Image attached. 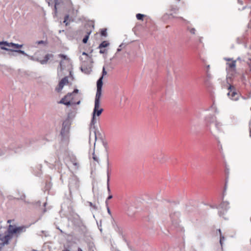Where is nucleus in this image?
Instances as JSON below:
<instances>
[{
	"label": "nucleus",
	"mask_w": 251,
	"mask_h": 251,
	"mask_svg": "<svg viewBox=\"0 0 251 251\" xmlns=\"http://www.w3.org/2000/svg\"><path fill=\"white\" fill-rule=\"evenodd\" d=\"M250 137L251 138V129L250 130Z\"/></svg>",
	"instance_id": "55"
},
{
	"label": "nucleus",
	"mask_w": 251,
	"mask_h": 251,
	"mask_svg": "<svg viewBox=\"0 0 251 251\" xmlns=\"http://www.w3.org/2000/svg\"><path fill=\"white\" fill-rule=\"evenodd\" d=\"M212 75L211 74L210 71L206 70V78H205L212 79Z\"/></svg>",
	"instance_id": "30"
},
{
	"label": "nucleus",
	"mask_w": 251,
	"mask_h": 251,
	"mask_svg": "<svg viewBox=\"0 0 251 251\" xmlns=\"http://www.w3.org/2000/svg\"><path fill=\"white\" fill-rule=\"evenodd\" d=\"M72 96V93H68L66 96H65L64 98H63L60 101H59V103H62L64 105L70 106L71 105H73L74 102H71V100L73 98H71Z\"/></svg>",
	"instance_id": "11"
},
{
	"label": "nucleus",
	"mask_w": 251,
	"mask_h": 251,
	"mask_svg": "<svg viewBox=\"0 0 251 251\" xmlns=\"http://www.w3.org/2000/svg\"><path fill=\"white\" fill-rule=\"evenodd\" d=\"M106 50L104 49V50H100V53L102 54V53H104L105 52Z\"/></svg>",
	"instance_id": "45"
},
{
	"label": "nucleus",
	"mask_w": 251,
	"mask_h": 251,
	"mask_svg": "<svg viewBox=\"0 0 251 251\" xmlns=\"http://www.w3.org/2000/svg\"><path fill=\"white\" fill-rule=\"evenodd\" d=\"M28 57V59L34 61H37L39 62V59L38 58L34 57L33 56H30L28 55V56H27Z\"/></svg>",
	"instance_id": "29"
},
{
	"label": "nucleus",
	"mask_w": 251,
	"mask_h": 251,
	"mask_svg": "<svg viewBox=\"0 0 251 251\" xmlns=\"http://www.w3.org/2000/svg\"><path fill=\"white\" fill-rule=\"evenodd\" d=\"M211 79L205 78L204 80V83L206 87H210L212 85L211 82Z\"/></svg>",
	"instance_id": "24"
},
{
	"label": "nucleus",
	"mask_w": 251,
	"mask_h": 251,
	"mask_svg": "<svg viewBox=\"0 0 251 251\" xmlns=\"http://www.w3.org/2000/svg\"><path fill=\"white\" fill-rule=\"evenodd\" d=\"M3 45H6V46H7L8 47L16 48H21L23 47V45H20L18 44H16V43H8L7 41H0V48L1 50H7V51L9 50V51H14L15 50L7 48L5 47L2 46Z\"/></svg>",
	"instance_id": "4"
},
{
	"label": "nucleus",
	"mask_w": 251,
	"mask_h": 251,
	"mask_svg": "<svg viewBox=\"0 0 251 251\" xmlns=\"http://www.w3.org/2000/svg\"><path fill=\"white\" fill-rule=\"evenodd\" d=\"M106 206H107V212H108V214H111V211L110 210L109 207L108 206V205Z\"/></svg>",
	"instance_id": "46"
},
{
	"label": "nucleus",
	"mask_w": 251,
	"mask_h": 251,
	"mask_svg": "<svg viewBox=\"0 0 251 251\" xmlns=\"http://www.w3.org/2000/svg\"><path fill=\"white\" fill-rule=\"evenodd\" d=\"M97 140L96 132L95 129L93 130L92 128L90 131L89 134V144L91 145V143L93 144L94 147L95 146L96 142Z\"/></svg>",
	"instance_id": "14"
},
{
	"label": "nucleus",
	"mask_w": 251,
	"mask_h": 251,
	"mask_svg": "<svg viewBox=\"0 0 251 251\" xmlns=\"http://www.w3.org/2000/svg\"><path fill=\"white\" fill-rule=\"evenodd\" d=\"M100 34L101 36H107L106 29H102L101 31Z\"/></svg>",
	"instance_id": "34"
},
{
	"label": "nucleus",
	"mask_w": 251,
	"mask_h": 251,
	"mask_svg": "<svg viewBox=\"0 0 251 251\" xmlns=\"http://www.w3.org/2000/svg\"><path fill=\"white\" fill-rule=\"evenodd\" d=\"M113 197L112 195H110L107 198L106 201H105V203H106V205H108V202H107V201L108 200L112 199Z\"/></svg>",
	"instance_id": "39"
},
{
	"label": "nucleus",
	"mask_w": 251,
	"mask_h": 251,
	"mask_svg": "<svg viewBox=\"0 0 251 251\" xmlns=\"http://www.w3.org/2000/svg\"><path fill=\"white\" fill-rule=\"evenodd\" d=\"M145 16L144 14L138 13L136 14V17L138 20H143V18Z\"/></svg>",
	"instance_id": "28"
},
{
	"label": "nucleus",
	"mask_w": 251,
	"mask_h": 251,
	"mask_svg": "<svg viewBox=\"0 0 251 251\" xmlns=\"http://www.w3.org/2000/svg\"><path fill=\"white\" fill-rule=\"evenodd\" d=\"M224 59L225 60H226V61H231V60L232 61V59L230 58H224Z\"/></svg>",
	"instance_id": "44"
},
{
	"label": "nucleus",
	"mask_w": 251,
	"mask_h": 251,
	"mask_svg": "<svg viewBox=\"0 0 251 251\" xmlns=\"http://www.w3.org/2000/svg\"><path fill=\"white\" fill-rule=\"evenodd\" d=\"M216 117L212 114L207 115L205 118V122L207 126L209 128V130L211 134L214 136L216 139H218V138L216 136V132L212 126H211L212 123H215L217 121Z\"/></svg>",
	"instance_id": "3"
},
{
	"label": "nucleus",
	"mask_w": 251,
	"mask_h": 251,
	"mask_svg": "<svg viewBox=\"0 0 251 251\" xmlns=\"http://www.w3.org/2000/svg\"><path fill=\"white\" fill-rule=\"evenodd\" d=\"M107 74V72L105 71V67H103L102 68V75L100 77L97 82V91L99 90V87H100V92H102V79L103 76Z\"/></svg>",
	"instance_id": "12"
},
{
	"label": "nucleus",
	"mask_w": 251,
	"mask_h": 251,
	"mask_svg": "<svg viewBox=\"0 0 251 251\" xmlns=\"http://www.w3.org/2000/svg\"><path fill=\"white\" fill-rule=\"evenodd\" d=\"M106 166H107V167H106L107 178H110V163H109L108 154H107Z\"/></svg>",
	"instance_id": "20"
},
{
	"label": "nucleus",
	"mask_w": 251,
	"mask_h": 251,
	"mask_svg": "<svg viewBox=\"0 0 251 251\" xmlns=\"http://www.w3.org/2000/svg\"><path fill=\"white\" fill-rule=\"evenodd\" d=\"M79 90L77 89H75L74 91L71 93L72 94V95H74V94H76L78 92Z\"/></svg>",
	"instance_id": "42"
},
{
	"label": "nucleus",
	"mask_w": 251,
	"mask_h": 251,
	"mask_svg": "<svg viewBox=\"0 0 251 251\" xmlns=\"http://www.w3.org/2000/svg\"><path fill=\"white\" fill-rule=\"evenodd\" d=\"M46 1L48 2L49 6L52 5L54 4V12L57 13V8L56 5L57 4L58 0H46Z\"/></svg>",
	"instance_id": "19"
},
{
	"label": "nucleus",
	"mask_w": 251,
	"mask_h": 251,
	"mask_svg": "<svg viewBox=\"0 0 251 251\" xmlns=\"http://www.w3.org/2000/svg\"><path fill=\"white\" fill-rule=\"evenodd\" d=\"M236 60H232L231 62H227L226 63V71H235L236 69Z\"/></svg>",
	"instance_id": "16"
},
{
	"label": "nucleus",
	"mask_w": 251,
	"mask_h": 251,
	"mask_svg": "<svg viewBox=\"0 0 251 251\" xmlns=\"http://www.w3.org/2000/svg\"><path fill=\"white\" fill-rule=\"evenodd\" d=\"M38 203H39V204H41V202L40 201H38Z\"/></svg>",
	"instance_id": "60"
},
{
	"label": "nucleus",
	"mask_w": 251,
	"mask_h": 251,
	"mask_svg": "<svg viewBox=\"0 0 251 251\" xmlns=\"http://www.w3.org/2000/svg\"><path fill=\"white\" fill-rule=\"evenodd\" d=\"M178 18H179L180 19H182L183 21H185L186 23H188V21H187L186 20H184L182 17H178Z\"/></svg>",
	"instance_id": "50"
},
{
	"label": "nucleus",
	"mask_w": 251,
	"mask_h": 251,
	"mask_svg": "<svg viewBox=\"0 0 251 251\" xmlns=\"http://www.w3.org/2000/svg\"><path fill=\"white\" fill-rule=\"evenodd\" d=\"M109 45V43L107 42L106 41H104L102 42L100 45L99 46V49H101L102 48H105L107 47Z\"/></svg>",
	"instance_id": "25"
},
{
	"label": "nucleus",
	"mask_w": 251,
	"mask_h": 251,
	"mask_svg": "<svg viewBox=\"0 0 251 251\" xmlns=\"http://www.w3.org/2000/svg\"><path fill=\"white\" fill-rule=\"evenodd\" d=\"M2 46L5 47L7 48H9L8 47L6 46V45H3Z\"/></svg>",
	"instance_id": "57"
},
{
	"label": "nucleus",
	"mask_w": 251,
	"mask_h": 251,
	"mask_svg": "<svg viewBox=\"0 0 251 251\" xmlns=\"http://www.w3.org/2000/svg\"><path fill=\"white\" fill-rule=\"evenodd\" d=\"M71 162L72 163L73 165L75 166V169H78L79 167V164L77 161L75 156H72L71 158Z\"/></svg>",
	"instance_id": "21"
},
{
	"label": "nucleus",
	"mask_w": 251,
	"mask_h": 251,
	"mask_svg": "<svg viewBox=\"0 0 251 251\" xmlns=\"http://www.w3.org/2000/svg\"><path fill=\"white\" fill-rule=\"evenodd\" d=\"M68 83V79L67 76L63 78L59 82L58 87L56 88V90L58 92L61 91L63 88L64 86Z\"/></svg>",
	"instance_id": "15"
},
{
	"label": "nucleus",
	"mask_w": 251,
	"mask_h": 251,
	"mask_svg": "<svg viewBox=\"0 0 251 251\" xmlns=\"http://www.w3.org/2000/svg\"><path fill=\"white\" fill-rule=\"evenodd\" d=\"M187 30L192 35H195L196 34L197 30L195 28L191 27V26H188L187 27Z\"/></svg>",
	"instance_id": "22"
},
{
	"label": "nucleus",
	"mask_w": 251,
	"mask_h": 251,
	"mask_svg": "<svg viewBox=\"0 0 251 251\" xmlns=\"http://www.w3.org/2000/svg\"><path fill=\"white\" fill-rule=\"evenodd\" d=\"M165 158V155H163V158Z\"/></svg>",
	"instance_id": "64"
},
{
	"label": "nucleus",
	"mask_w": 251,
	"mask_h": 251,
	"mask_svg": "<svg viewBox=\"0 0 251 251\" xmlns=\"http://www.w3.org/2000/svg\"><path fill=\"white\" fill-rule=\"evenodd\" d=\"M13 233L11 232L10 228L8 227L7 229H0V240L1 243L0 244V248H1L5 245L9 244V241L12 239Z\"/></svg>",
	"instance_id": "1"
},
{
	"label": "nucleus",
	"mask_w": 251,
	"mask_h": 251,
	"mask_svg": "<svg viewBox=\"0 0 251 251\" xmlns=\"http://www.w3.org/2000/svg\"><path fill=\"white\" fill-rule=\"evenodd\" d=\"M212 108L214 109L215 112L217 113L219 112V111L218 110V109H217V107H216V106L213 105L212 106Z\"/></svg>",
	"instance_id": "43"
},
{
	"label": "nucleus",
	"mask_w": 251,
	"mask_h": 251,
	"mask_svg": "<svg viewBox=\"0 0 251 251\" xmlns=\"http://www.w3.org/2000/svg\"><path fill=\"white\" fill-rule=\"evenodd\" d=\"M229 208V203L227 201H223L219 205V215L220 216L223 215Z\"/></svg>",
	"instance_id": "6"
},
{
	"label": "nucleus",
	"mask_w": 251,
	"mask_h": 251,
	"mask_svg": "<svg viewBox=\"0 0 251 251\" xmlns=\"http://www.w3.org/2000/svg\"><path fill=\"white\" fill-rule=\"evenodd\" d=\"M226 185H225V191H226Z\"/></svg>",
	"instance_id": "58"
},
{
	"label": "nucleus",
	"mask_w": 251,
	"mask_h": 251,
	"mask_svg": "<svg viewBox=\"0 0 251 251\" xmlns=\"http://www.w3.org/2000/svg\"><path fill=\"white\" fill-rule=\"evenodd\" d=\"M87 203L89 204V205L91 207V210H97V207L96 205L93 204L92 202L90 201H87Z\"/></svg>",
	"instance_id": "27"
},
{
	"label": "nucleus",
	"mask_w": 251,
	"mask_h": 251,
	"mask_svg": "<svg viewBox=\"0 0 251 251\" xmlns=\"http://www.w3.org/2000/svg\"><path fill=\"white\" fill-rule=\"evenodd\" d=\"M103 146L105 148V150L106 151H107V150H108V145L106 143H105V142H103Z\"/></svg>",
	"instance_id": "40"
},
{
	"label": "nucleus",
	"mask_w": 251,
	"mask_h": 251,
	"mask_svg": "<svg viewBox=\"0 0 251 251\" xmlns=\"http://www.w3.org/2000/svg\"><path fill=\"white\" fill-rule=\"evenodd\" d=\"M46 211V209H44V210H43V212L45 213Z\"/></svg>",
	"instance_id": "59"
},
{
	"label": "nucleus",
	"mask_w": 251,
	"mask_h": 251,
	"mask_svg": "<svg viewBox=\"0 0 251 251\" xmlns=\"http://www.w3.org/2000/svg\"><path fill=\"white\" fill-rule=\"evenodd\" d=\"M10 222H11V221H10V220H8L7 222H8V223H10Z\"/></svg>",
	"instance_id": "63"
},
{
	"label": "nucleus",
	"mask_w": 251,
	"mask_h": 251,
	"mask_svg": "<svg viewBox=\"0 0 251 251\" xmlns=\"http://www.w3.org/2000/svg\"><path fill=\"white\" fill-rule=\"evenodd\" d=\"M171 10L172 11H173V12L174 13H177L178 11V8L176 6L174 7H172L171 9Z\"/></svg>",
	"instance_id": "35"
},
{
	"label": "nucleus",
	"mask_w": 251,
	"mask_h": 251,
	"mask_svg": "<svg viewBox=\"0 0 251 251\" xmlns=\"http://www.w3.org/2000/svg\"><path fill=\"white\" fill-rule=\"evenodd\" d=\"M59 56L63 58L64 59H67V56L64 54H59Z\"/></svg>",
	"instance_id": "41"
},
{
	"label": "nucleus",
	"mask_w": 251,
	"mask_h": 251,
	"mask_svg": "<svg viewBox=\"0 0 251 251\" xmlns=\"http://www.w3.org/2000/svg\"><path fill=\"white\" fill-rule=\"evenodd\" d=\"M92 155H93L92 156V158L94 159V160H95V161H96L98 163H99V158L95 155L94 151H93Z\"/></svg>",
	"instance_id": "33"
},
{
	"label": "nucleus",
	"mask_w": 251,
	"mask_h": 251,
	"mask_svg": "<svg viewBox=\"0 0 251 251\" xmlns=\"http://www.w3.org/2000/svg\"><path fill=\"white\" fill-rule=\"evenodd\" d=\"M79 186V182L77 177L73 176L70 178L69 183V187L70 193L72 191L77 190Z\"/></svg>",
	"instance_id": "5"
},
{
	"label": "nucleus",
	"mask_w": 251,
	"mask_h": 251,
	"mask_svg": "<svg viewBox=\"0 0 251 251\" xmlns=\"http://www.w3.org/2000/svg\"><path fill=\"white\" fill-rule=\"evenodd\" d=\"M9 227L13 234H16L17 236L20 235L21 233L25 232L26 230V227L25 226L16 227L12 225H9Z\"/></svg>",
	"instance_id": "8"
},
{
	"label": "nucleus",
	"mask_w": 251,
	"mask_h": 251,
	"mask_svg": "<svg viewBox=\"0 0 251 251\" xmlns=\"http://www.w3.org/2000/svg\"><path fill=\"white\" fill-rule=\"evenodd\" d=\"M8 149L14 150L15 152H18V150L16 148H13L12 147H9L7 148L4 147L2 149H0V157L5 155Z\"/></svg>",
	"instance_id": "17"
},
{
	"label": "nucleus",
	"mask_w": 251,
	"mask_h": 251,
	"mask_svg": "<svg viewBox=\"0 0 251 251\" xmlns=\"http://www.w3.org/2000/svg\"><path fill=\"white\" fill-rule=\"evenodd\" d=\"M218 231L219 233L220 236V243L221 244V246L222 247L223 246V241H224L225 238H224V236L222 234V232H221V229H219L218 230Z\"/></svg>",
	"instance_id": "26"
},
{
	"label": "nucleus",
	"mask_w": 251,
	"mask_h": 251,
	"mask_svg": "<svg viewBox=\"0 0 251 251\" xmlns=\"http://www.w3.org/2000/svg\"><path fill=\"white\" fill-rule=\"evenodd\" d=\"M36 44H37L38 45H40V44H45V45L47 44V42L43 41V40L38 41L36 42Z\"/></svg>",
	"instance_id": "37"
},
{
	"label": "nucleus",
	"mask_w": 251,
	"mask_h": 251,
	"mask_svg": "<svg viewBox=\"0 0 251 251\" xmlns=\"http://www.w3.org/2000/svg\"><path fill=\"white\" fill-rule=\"evenodd\" d=\"M227 89L229 91L227 93V96L229 97L230 99L233 100H238V95L236 92L235 88L232 85H229L227 86Z\"/></svg>",
	"instance_id": "7"
},
{
	"label": "nucleus",
	"mask_w": 251,
	"mask_h": 251,
	"mask_svg": "<svg viewBox=\"0 0 251 251\" xmlns=\"http://www.w3.org/2000/svg\"><path fill=\"white\" fill-rule=\"evenodd\" d=\"M52 56H53V55L52 54H47L45 56L44 59H43V60L39 59V62L41 64H45L48 62V61H49L50 58V57H52Z\"/></svg>",
	"instance_id": "18"
},
{
	"label": "nucleus",
	"mask_w": 251,
	"mask_h": 251,
	"mask_svg": "<svg viewBox=\"0 0 251 251\" xmlns=\"http://www.w3.org/2000/svg\"><path fill=\"white\" fill-rule=\"evenodd\" d=\"M62 61H61V62H60V68H61V67H62ZM61 69H62V68H61Z\"/></svg>",
	"instance_id": "52"
},
{
	"label": "nucleus",
	"mask_w": 251,
	"mask_h": 251,
	"mask_svg": "<svg viewBox=\"0 0 251 251\" xmlns=\"http://www.w3.org/2000/svg\"><path fill=\"white\" fill-rule=\"evenodd\" d=\"M80 103V100H78L77 102H74L73 104H79Z\"/></svg>",
	"instance_id": "48"
},
{
	"label": "nucleus",
	"mask_w": 251,
	"mask_h": 251,
	"mask_svg": "<svg viewBox=\"0 0 251 251\" xmlns=\"http://www.w3.org/2000/svg\"><path fill=\"white\" fill-rule=\"evenodd\" d=\"M95 111L92 113V118L90 123V126L92 127L93 126H94L97 123V119L96 118Z\"/></svg>",
	"instance_id": "23"
},
{
	"label": "nucleus",
	"mask_w": 251,
	"mask_h": 251,
	"mask_svg": "<svg viewBox=\"0 0 251 251\" xmlns=\"http://www.w3.org/2000/svg\"><path fill=\"white\" fill-rule=\"evenodd\" d=\"M15 52H18V53H21L26 56H28V54H27L26 52H25V51L23 50H14Z\"/></svg>",
	"instance_id": "32"
},
{
	"label": "nucleus",
	"mask_w": 251,
	"mask_h": 251,
	"mask_svg": "<svg viewBox=\"0 0 251 251\" xmlns=\"http://www.w3.org/2000/svg\"><path fill=\"white\" fill-rule=\"evenodd\" d=\"M46 204H47V203H46V202H45V203H44V206H46Z\"/></svg>",
	"instance_id": "56"
},
{
	"label": "nucleus",
	"mask_w": 251,
	"mask_h": 251,
	"mask_svg": "<svg viewBox=\"0 0 251 251\" xmlns=\"http://www.w3.org/2000/svg\"><path fill=\"white\" fill-rule=\"evenodd\" d=\"M78 251H83L80 248L78 249Z\"/></svg>",
	"instance_id": "54"
},
{
	"label": "nucleus",
	"mask_w": 251,
	"mask_h": 251,
	"mask_svg": "<svg viewBox=\"0 0 251 251\" xmlns=\"http://www.w3.org/2000/svg\"><path fill=\"white\" fill-rule=\"evenodd\" d=\"M91 32H88L87 34L84 37V38L83 39L82 42L83 43H86L87 42V41L88 40L89 35L90 34Z\"/></svg>",
	"instance_id": "31"
},
{
	"label": "nucleus",
	"mask_w": 251,
	"mask_h": 251,
	"mask_svg": "<svg viewBox=\"0 0 251 251\" xmlns=\"http://www.w3.org/2000/svg\"><path fill=\"white\" fill-rule=\"evenodd\" d=\"M122 45L123 44H122L119 46V48L117 49V52H119L121 50V49L120 48H121L122 46Z\"/></svg>",
	"instance_id": "47"
},
{
	"label": "nucleus",
	"mask_w": 251,
	"mask_h": 251,
	"mask_svg": "<svg viewBox=\"0 0 251 251\" xmlns=\"http://www.w3.org/2000/svg\"><path fill=\"white\" fill-rule=\"evenodd\" d=\"M157 159H158V160H159V161H160V162L161 161V160L159 158H157Z\"/></svg>",
	"instance_id": "61"
},
{
	"label": "nucleus",
	"mask_w": 251,
	"mask_h": 251,
	"mask_svg": "<svg viewBox=\"0 0 251 251\" xmlns=\"http://www.w3.org/2000/svg\"><path fill=\"white\" fill-rule=\"evenodd\" d=\"M69 15H66L65 17L64 21H63V22L64 23H65L66 25H68V23L67 22V21L68 19L69 18Z\"/></svg>",
	"instance_id": "38"
},
{
	"label": "nucleus",
	"mask_w": 251,
	"mask_h": 251,
	"mask_svg": "<svg viewBox=\"0 0 251 251\" xmlns=\"http://www.w3.org/2000/svg\"><path fill=\"white\" fill-rule=\"evenodd\" d=\"M206 68L207 69L206 70H209V69H210V65H207L206 66Z\"/></svg>",
	"instance_id": "49"
},
{
	"label": "nucleus",
	"mask_w": 251,
	"mask_h": 251,
	"mask_svg": "<svg viewBox=\"0 0 251 251\" xmlns=\"http://www.w3.org/2000/svg\"><path fill=\"white\" fill-rule=\"evenodd\" d=\"M109 181L110 178H107V189L108 193L110 192V189L109 187Z\"/></svg>",
	"instance_id": "36"
},
{
	"label": "nucleus",
	"mask_w": 251,
	"mask_h": 251,
	"mask_svg": "<svg viewBox=\"0 0 251 251\" xmlns=\"http://www.w3.org/2000/svg\"><path fill=\"white\" fill-rule=\"evenodd\" d=\"M69 125L68 124V121H66L63 123L62 128L61 131V134L62 137H65L69 132Z\"/></svg>",
	"instance_id": "13"
},
{
	"label": "nucleus",
	"mask_w": 251,
	"mask_h": 251,
	"mask_svg": "<svg viewBox=\"0 0 251 251\" xmlns=\"http://www.w3.org/2000/svg\"><path fill=\"white\" fill-rule=\"evenodd\" d=\"M100 87H99V90L96 92L95 100V106L93 112L95 111V115L99 116L103 111V109L100 108V98L101 96V92L100 91Z\"/></svg>",
	"instance_id": "2"
},
{
	"label": "nucleus",
	"mask_w": 251,
	"mask_h": 251,
	"mask_svg": "<svg viewBox=\"0 0 251 251\" xmlns=\"http://www.w3.org/2000/svg\"><path fill=\"white\" fill-rule=\"evenodd\" d=\"M57 228L59 230V231H60L61 233H63V231H62L61 229H60L59 227H58Z\"/></svg>",
	"instance_id": "53"
},
{
	"label": "nucleus",
	"mask_w": 251,
	"mask_h": 251,
	"mask_svg": "<svg viewBox=\"0 0 251 251\" xmlns=\"http://www.w3.org/2000/svg\"><path fill=\"white\" fill-rule=\"evenodd\" d=\"M82 55H85L88 56L86 52H83L82 53Z\"/></svg>",
	"instance_id": "51"
},
{
	"label": "nucleus",
	"mask_w": 251,
	"mask_h": 251,
	"mask_svg": "<svg viewBox=\"0 0 251 251\" xmlns=\"http://www.w3.org/2000/svg\"><path fill=\"white\" fill-rule=\"evenodd\" d=\"M53 161H50V164L53 163Z\"/></svg>",
	"instance_id": "62"
},
{
	"label": "nucleus",
	"mask_w": 251,
	"mask_h": 251,
	"mask_svg": "<svg viewBox=\"0 0 251 251\" xmlns=\"http://www.w3.org/2000/svg\"><path fill=\"white\" fill-rule=\"evenodd\" d=\"M180 213L178 212H175L170 214V218L172 224L176 227L179 226Z\"/></svg>",
	"instance_id": "9"
},
{
	"label": "nucleus",
	"mask_w": 251,
	"mask_h": 251,
	"mask_svg": "<svg viewBox=\"0 0 251 251\" xmlns=\"http://www.w3.org/2000/svg\"><path fill=\"white\" fill-rule=\"evenodd\" d=\"M213 129H214V130H215V131L216 132V136L218 138V139H216V140L218 141L219 145L220 146L221 148L222 149V145L219 141V137L217 135V133H221L223 131L222 123L218 121H216V122L214 123V128H213Z\"/></svg>",
	"instance_id": "10"
}]
</instances>
